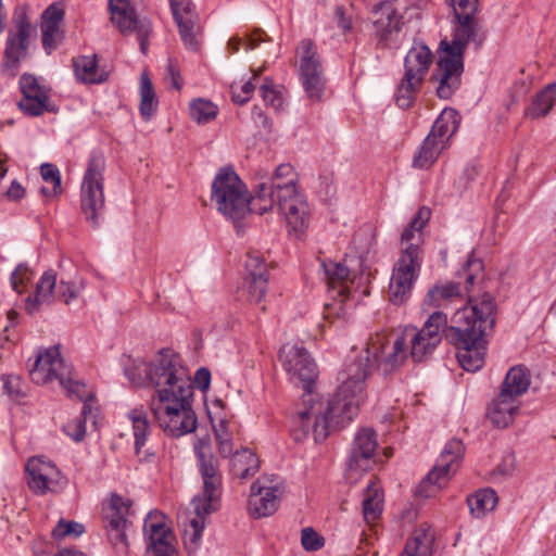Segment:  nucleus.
Listing matches in <instances>:
<instances>
[{
	"mask_svg": "<svg viewBox=\"0 0 556 556\" xmlns=\"http://www.w3.org/2000/svg\"><path fill=\"white\" fill-rule=\"evenodd\" d=\"M282 486L269 476L257 478L251 485L249 511L254 518L273 515L278 509Z\"/></svg>",
	"mask_w": 556,
	"mask_h": 556,
	"instance_id": "obj_22",
	"label": "nucleus"
},
{
	"mask_svg": "<svg viewBox=\"0 0 556 556\" xmlns=\"http://www.w3.org/2000/svg\"><path fill=\"white\" fill-rule=\"evenodd\" d=\"M130 501L121 495L113 494L110 502L103 507V519L109 539L118 553H127L128 543L125 530L130 515Z\"/></svg>",
	"mask_w": 556,
	"mask_h": 556,
	"instance_id": "obj_19",
	"label": "nucleus"
},
{
	"mask_svg": "<svg viewBox=\"0 0 556 556\" xmlns=\"http://www.w3.org/2000/svg\"><path fill=\"white\" fill-rule=\"evenodd\" d=\"M29 488L39 495L56 492L64 483L60 470L43 457H31L26 464Z\"/></svg>",
	"mask_w": 556,
	"mask_h": 556,
	"instance_id": "obj_24",
	"label": "nucleus"
},
{
	"mask_svg": "<svg viewBox=\"0 0 556 556\" xmlns=\"http://www.w3.org/2000/svg\"><path fill=\"white\" fill-rule=\"evenodd\" d=\"M111 21L118 27L121 33L136 31L140 49L143 53L148 50V37L151 31V23L148 20H138L135 10L126 0H110Z\"/></svg>",
	"mask_w": 556,
	"mask_h": 556,
	"instance_id": "obj_23",
	"label": "nucleus"
},
{
	"mask_svg": "<svg viewBox=\"0 0 556 556\" xmlns=\"http://www.w3.org/2000/svg\"><path fill=\"white\" fill-rule=\"evenodd\" d=\"M34 273L25 264H20L11 274L10 281L12 289L22 294L25 292L28 283L33 280Z\"/></svg>",
	"mask_w": 556,
	"mask_h": 556,
	"instance_id": "obj_50",
	"label": "nucleus"
},
{
	"mask_svg": "<svg viewBox=\"0 0 556 556\" xmlns=\"http://www.w3.org/2000/svg\"><path fill=\"white\" fill-rule=\"evenodd\" d=\"M279 182H258L255 186V194L250 197V213L263 215L270 211L275 205L278 206Z\"/></svg>",
	"mask_w": 556,
	"mask_h": 556,
	"instance_id": "obj_34",
	"label": "nucleus"
},
{
	"mask_svg": "<svg viewBox=\"0 0 556 556\" xmlns=\"http://www.w3.org/2000/svg\"><path fill=\"white\" fill-rule=\"evenodd\" d=\"M556 101V84H548L532 100V103L525 110V116L536 119L546 116Z\"/></svg>",
	"mask_w": 556,
	"mask_h": 556,
	"instance_id": "obj_39",
	"label": "nucleus"
},
{
	"mask_svg": "<svg viewBox=\"0 0 556 556\" xmlns=\"http://www.w3.org/2000/svg\"><path fill=\"white\" fill-rule=\"evenodd\" d=\"M190 117L198 124H207L216 118L218 108L206 99H194L190 102Z\"/></svg>",
	"mask_w": 556,
	"mask_h": 556,
	"instance_id": "obj_46",
	"label": "nucleus"
},
{
	"mask_svg": "<svg viewBox=\"0 0 556 556\" xmlns=\"http://www.w3.org/2000/svg\"><path fill=\"white\" fill-rule=\"evenodd\" d=\"M70 399H77L83 403L81 417H97L100 414V405L91 388L76 379L65 391Z\"/></svg>",
	"mask_w": 556,
	"mask_h": 556,
	"instance_id": "obj_37",
	"label": "nucleus"
},
{
	"mask_svg": "<svg viewBox=\"0 0 556 556\" xmlns=\"http://www.w3.org/2000/svg\"><path fill=\"white\" fill-rule=\"evenodd\" d=\"M157 100L155 92L147 73L141 74L140 78V114L148 119L156 111Z\"/></svg>",
	"mask_w": 556,
	"mask_h": 556,
	"instance_id": "obj_44",
	"label": "nucleus"
},
{
	"mask_svg": "<svg viewBox=\"0 0 556 556\" xmlns=\"http://www.w3.org/2000/svg\"><path fill=\"white\" fill-rule=\"evenodd\" d=\"M124 371L128 380L135 386L150 384L151 362L129 358L124 365Z\"/></svg>",
	"mask_w": 556,
	"mask_h": 556,
	"instance_id": "obj_45",
	"label": "nucleus"
},
{
	"mask_svg": "<svg viewBox=\"0 0 556 556\" xmlns=\"http://www.w3.org/2000/svg\"><path fill=\"white\" fill-rule=\"evenodd\" d=\"M193 393L191 379L159 389L157 402L153 407L155 415L163 413L167 416L195 417Z\"/></svg>",
	"mask_w": 556,
	"mask_h": 556,
	"instance_id": "obj_17",
	"label": "nucleus"
},
{
	"mask_svg": "<svg viewBox=\"0 0 556 556\" xmlns=\"http://www.w3.org/2000/svg\"><path fill=\"white\" fill-rule=\"evenodd\" d=\"M329 301L325 304V318L331 324L339 323L344 327L346 323V291H348V266L339 262H323Z\"/></svg>",
	"mask_w": 556,
	"mask_h": 556,
	"instance_id": "obj_15",
	"label": "nucleus"
},
{
	"mask_svg": "<svg viewBox=\"0 0 556 556\" xmlns=\"http://www.w3.org/2000/svg\"><path fill=\"white\" fill-rule=\"evenodd\" d=\"M300 56V79L308 98L318 100L325 88L321 63L317 49L311 39H303L298 46Z\"/></svg>",
	"mask_w": 556,
	"mask_h": 556,
	"instance_id": "obj_18",
	"label": "nucleus"
},
{
	"mask_svg": "<svg viewBox=\"0 0 556 556\" xmlns=\"http://www.w3.org/2000/svg\"><path fill=\"white\" fill-rule=\"evenodd\" d=\"M469 42L452 39L441 40L439 58L431 79L437 83V96L448 100L459 89L464 73V54Z\"/></svg>",
	"mask_w": 556,
	"mask_h": 556,
	"instance_id": "obj_6",
	"label": "nucleus"
},
{
	"mask_svg": "<svg viewBox=\"0 0 556 556\" xmlns=\"http://www.w3.org/2000/svg\"><path fill=\"white\" fill-rule=\"evenodd\" d=\"M261 72V68L258 71H254L252 78L248 81H244L240 87H238L236 84L231 85L232 100L235 103L243 105L251 99L255 90V86L252 83V79L258 77Z\"/></svg>",
	"mask_w": 556,
	"mask_h": 556,
	"instance_id": "obj_52",
	"label": "nucleus"
},
{
	"mask_svg": "<svg viewBox=\"0 0 556 556\" xmlns=\"http://www.w3.org/2000/svg\"><path fill=\"white\" fill-rule=\"evenodd\" d=\"M143 531L148 541L146 556H175L170 531L162 515L150 513L144 519Z\"/></svg>",
	"mask_w": 556,
	"mask_h": 556,
	"instance_id": "obj_25",
	"label": "nucleus"
},
{
	"mask_svg": "<svg viewBox=\"0 0 556 556\" xmlns=\"http://www.w3.org/2000/svg\"><path fill=\"white\" fill-rule=\"evenodd\" d=\"M268 277L244 278L242 291L250 302L260 303L267 292Z\"/></svg>",
	"mask_w": 556,
	"mask_h": 556,
	"instance_id": "obj_49",
	"label": "nucleus"
},
{
	"mask_svg": "<svg viewBox=\"0 0 556 556\" xmlns=\"http://www.w3.org/2000/svg\"><path fill=\"white\" fill-rule=\"evenodd\" d=\"M374 26L381 42L387 43L401 30L402 16L392 1L380 2L375 9Z\"/></svg>",
	"mask_w": 556,
	"mask_h": 556,
	"instance_id": "obj_30",
	"label": "nucleus"
},
{
	"mask_svg": "<svg viewBox=\"0 0 556 556\" xmlns=\"http://www.w3.org/2000/svg\"><path fill=\"white\" fill-rule=\"evenodd\" d=\"M4 393L12 400L18 401L26 395L25 384L16 375H2Z\"/></svg>",
	"mask_w": 556,
	"mask_h": 556,
	"instance_id": "obj_56",
	"label": "nucleus"
},
{
	"mask_svg": "<svg viewBox=\"0 0 556 556\" xmlns=\"http://www.w3.org/2000/svg\"><path fill=\"white\" fill-rule=\"evenodd\" d=\"M516 469V458L513 454H506L501 463L492 470L491 476L494 481L502 482L511 477Z\"/></svg>",
	"mask_w": 556,
	"mask_h": 556,
	"instance_id": "obj_57",
	"label": "nucleus"
},
{
	"mask_svg": "<svg viewBox=\"0 0 556 556\" xmlns=\"http://www.w3.org/2000/svg\"><path fill=\"white\" fill-rule=\"evenodd\" d=\"M132 428L135 435V447L137 452L146 444L149 422L148 419H132Z\"/></svg>",
	"mask_w": 556,
	"mask_h": 556,
	"instance_id": "obj_64",
	"label": "nucleus"
},
{
	"mask_svg": "<svg viewBox=\"0 0 556 556\" xmlns=\"http://www.w3.org/2000/svg\"><path fill=\"white\" fill-rule=\"evenodd\" d=\"M29 376L36 384L58 383L64 392L76 380L73 368L62 358L56 346H51L38 353L29 369Z\"/></svg>",
	"mask_w": 556,
	"mask_h": 556,
	"instance_id": "obj_14",
	"label": "nucleus"
},
{
	"mask_svg": "<svg viewBox=\"0 0 556 556\" xmlns=\"http://www.w3.org/2000/svg\"><path fill=\"white\" fill-rule=\"evenodd\" d=\"M375 240V227L371 224L363 225L354 235V244L358 256L355 258L357 263L359 275L354 276L353 279L350 277V294L352 293V287L354 292L357 289H362V294L368 295L370 273L364 268L365 256L369 253V250Z\"/></svg>",
	"mask_w": 556,
	"mask_h": 556,
	"instance_id": "obj_27",
	"label": "nucleus"
},
{
	"mask_svg": "<svg viewBox=\"0 0 556 556\" xmlns=\"http://www.w3.org/2000/svg\"><path fill=\"white\" fill-rule=\"evenodd\" d=\"M278 208L285 215L287 224L293 232H303L307 228L309 222L308 203L292 181L280 186Z\"/></svg>",
	"mask_w": 556,
	"mask_h": 556,
	"instance_id": "obj_20",
	"label": "nucleus"
},
{
	"mask_svg": "<svg viewBox=\"0 0 556 556\" xmlns=\"http://www.w3.org/2000/svg\"><path fill=\"white\" fill-rule=\"evenodd\" d=\"M215 434L218 453L222 457L227 458L233 452L232 433L230 419H206Z\"/></svg>",
	"mask_w": 556,
	"mask_h": 556,
	"instance_id": "obj_42",
	"label": "nucleus"
},
{
	"mask_svg": "<svg viewBox=\"0 0 556 556\" xmlns=\"http://www.w3.org/2000/svg\"><path fill=\"white\" fill-rule=\"evenodd\" d=\"M295 174L291 164H280L276 167L274 175L266 182L286 184L292 181L295 184Z\"/></svg>",
	"mask_w": 556,
	"mask_h": 556,
	"instance_id": "obj_63",
	"label": "nucleus"
},
{
	"mask_svg": "<svg viewBox=\"0 0 556 556\" xmlns=\"http://www.w3.org/2000/svg\"><path fill=\"white\" fill-rule=\"evenodd\" d=\"M159 427L172 437H181L197 429L198 419H156Z\"/></svg>",
	"mask_w": 556,
	"mask_h": 556,
	"instance_id": "obj_48",
	"label": "nucleus"
},
{
	"mask_svg": "<svg viewBox=\"0 0 556 556\" xmlns=\"http://www.w3.org/2000/svg\"><path fill=\"white\" fill-rule=\"evenodd\" d=\"M261 97L266 105L279 110L283 104L281 91L278 90L273 81L265 78L264 84L260 87Z\"/></svg>",
	"mask_w": 556,
	"mask_h": 556,
	"instance_id": "obj_53",
	"label": "nucleus"
},
{
	"mask_svg": "<svg viewBox=\"0 0 556 556\" xmlns=\"http://www.w3.org/2000/svg\"><path fill=\"white\" fill-rule=\"evenodd\" d=\"M431 212L428 207L419 208L401 236V253L393 266L389 283V300L394 305L406 302L419 276L424 261L422 228L430 219Z\"/></svg>",
	"mask_w": 556,
	"mask_h": 556,
	"instance_id": "obj_5",
	"label": "nucleus"
},
{
	"mask_svg": "<svg viewBox=\"0 0 556 556\" xmlns=\"http://www.w3.org/2000/svg\"><path fill=\"white\" fill-rule=\"evenodd\" d=\"M49 98L23 96L18 102L20 109L29 116H39L47 110Z\"/></svg>",
	"mask_w": 556,
	"mask_h": 556,
	"instance_id": "obj_51",
	"label": "nucleus"
},
{
	"mask_svg": "<svg viewBox=\"0 0 556 556\" xmlns=\"http://www.w3.org/2000/svg\"><path fill=\"white\" fill-rule=\"evenodd\" d=\"M433 63V54L424 42L415 41L404 59V75L395 92L399 108L412 106Z\"/></svg>",
	"mask_w": 556,
	"mask_h": 556,
	"instance_id": "obj_9",
	"label": "nucleus"
},
{
	"mask_svg": "<svg viewBox=\"0 0 556 556\" xmlns=\"http://www.w3.org/2000/svg\"><path fill=\"white\" fill-rule=\"evenodd\" d=\"M173 18L179 29L180 38L185 46L192 51H198L197 14L190 0H168Z\"/></svg>",
	"mask_w": 556,
	"mask_h": 556,
	"instance_id": "obj_28",
	"label": "nucleus"
},
{
	"mask_svg": "<svg viewBox=\"0 0 556 556\" xmlns=\"http://www.w3.org/2000/svg\"><path fill=\"white\" fill-rule=\"evenodd\" d=\"M377 446V434L372 429L364 428L359 430L353 442V452L350 457V472L353 470L354 466L366 471L368 469V462L375 455ZM351 478L350 476V479Z\"/></svg>",
	"mask_w": 556,
	"mask_h": 556,
	"instance_id": "obj_31",
	"label": "nucleus"
},
{
	"mask_svg": "<svg viewBox=\"0 0 556 556\" xmlns=\"http://www.w3.org/2000/svg\"><path fill=\"white\" fill-rule=\"evenodd\" d=\"M412 331L410 356L415 362L426 359L437 349V344L428 340V337L421 333L416 327L406 328L405 332Z\"/></svg>",
	"mask_w": 556,
	"mask_h": 556,
	"instance_id": "obj_43",
	"label": "nucleus"
},
{
	"mask_svg": "<svg viewBox=\"0 0 556 556\" xmlns=\"http://www.w3.org/2000/svg\"><path fill=\"white\" fill-rule=\"evenodd\" d=\"M388 336L384 331H376L361 346L353 345L354 353L350 363V414L352 407H359L366 399V380L376 368L389 374L399 367L407 357L405 338L399 337L389 354H386Z\"/></svg>",
	"mask_w": 556,
	"mask_h": 556,
	"instance_id": "obj_4",
	"label": "nucleus"
},
{
	"mask_svg": "<svg viewBox=\"0 0 556 556\" xmlns=\"http://www.w3.org/2000/svg\"><path fill=\"white\" fill-rule=\"evenodd\" d=\"M484 265L481 258L470 254L462 270L457 273V281L435 283L427 292L422 301V309L446 307L483 280Z\"/></svg>",
	"mask_w": 556,
	"mask_h": 556,
	"instance_id": "obj_7",
	"label": "nucleus"
},
{
	"mask_svg": "<svg viewBox=\"0 0 556 556\" xmlns=\"http://www.w3.org/2000/svg\"><path fill=\"white\" fill-rule=\"evenodd\" d=\"M434 543V530L428 523H421L406 543L401 556H431Z\"/></svg>",
	"mask_w": 556,
	"mask_h": 556,
	"instance_id": "obj_35",
	"label": "nucleus"
},
{
	"mask_svg": "<svg viewBox=\"0 0 556 556\" xmlns=\"http://www.w3.org/2000/svg\"><path fill=\"white\" fill-rule=\"evenodd\" d=\"M74 72L78 80L85 84H101L109 73L99 68L97 55H83L74 61Z\"/></svg>",
	"mask_w": 556,
	"mask_h": 556,
	"instance_id": "obj_36",
	"label": "nucleus"
},
{
	"mask_svg": "<svg viewBox=\"0 0 556 556\" xmlns=\"http://www.w3.org/2000/svg\"><path fill=\"white\" fill-rule=\"evenodd\" d=\"M531 384V375L522 365L511 367L505 376L500 393L490 403L485 417L495 415L527 414L520 407L519 397L525 394Z\"/></svg>",
	"mask_w": 556,
	"mask_h": 556,
	"instance_id": "obj_10",
	"label": "nucleus"
},
{
	"mask_svg": "<svg viewBox=\"0 0 556 556\" xmlns=\"http://www.w3.org/2000/svg\"><path fill=\"white\" fill-rule=\"evenodd\" d=\"M497 502L498 496L491 488L480 489L467 497L470 513L476 518H481L486 513L492 511L496 507Z\"/></svg>",
	"mask_w": 556,
	"mask_h": 556,
	"instance_id": "obj_41",
	"label": "nucleus"
},
{
	"mask_svg": "<svg viewBox=\"0 0 556 556\" xmlns=\"http://www.w3.org/2000/svg\"><path fill=\"white\" fill-rule=\"evenodd\" d=\"M33 27L24 10H18L13 15V28L9 30L3 65L8 70H16L20 61L27 54L29 37Z\"/></svg>",
	"mask_w": 556,
	"mask_h": 556,
	"instance_id": "obj_21",
	"label": "nucleus"
},
{
	"mask_svg": "<svg viewBox=\"0 0 556 556\" xmlns=\"http://www.w3.org/2000/svg\"><path fill=\"white\" fill-rule=\"evenodd\" d=\"M383 506V495L378 481L371 479L364 492L363 516L367 523H372L380 517Z\"/></svg>",
	"mask_w": 556,
	"mask_h": 556,
	"instance_id": "obj_38",
	"label": "nucleus"
},
{
	"mask_svg": "<svg viewBox=\"0 0 556 556\" xmlns=\"http://www.w3.org/2000/svg\"><path fill=\"white\" fill-rule=\"evenodd\" d=\"M470 306L457 309L447 326V317L442 311L432 312L422 328L418 329L437 345L442 341V334L457 349V359L467 371H477L484 365L486 354L488 331L495 325L496 305L493 296L484 292Z\"/></svg>",
	"mask_w": 556,
	"mask_h": 556,
	"instance_id": "obj_1",
	"label": "nucleus"
},
{
	"mask_svg": "<svg viewBox=\"0 0 556 556\" xmlns=\"http://www.w3.org/2000/svg\"><path fill=\"white\" fill-rule=\"evenodd\" d=\"M85 289L84 280L64 281L58 283L56 274L53 270L45 271L36 285L34 294L25 300V309L28 314H35L41 305H50L55 299L70 304L78 298Z\"/></svg>",
	"mask_w": 556,
	"mask_h": 556,
	"instance_id": "obj_12",
	"label": "nucleus"
},
{
	"mask_svg": "<svg viewBox=\"0 0 556 556\" xmlns=\"http://www.w3.org/2000/svg\"><path fill=\"white\" fill-rule=\"evenodd\" d=\"M269 38L262 29H256L251 34H245L243 37L232 36L228 41V50L231 53H237L243 46L247 51L256 49L261 42L268 41Z\"/></svg>",
	"mask_w": 556,
	"mask_h": 556,
	"instance_id": "obj_47",
	"label": "nucleus"
},
{
	"mask_svg": "<svg viewBox=\"0 0 556 556\" xmlns=\"http://www.w3.org/2000/svg\"><path fill=\"white\" fill-rule=\"evenodd\" d=\"M230 456V473L233 478L244 481L260 471L261 460L252 450L243 447Z\"/></svg>",
	"mask_w": 556,
	"mask_h": 556,
	"instance_id": "obj_32",
	"label": "nucleus"
},
{
	"mask_svg": "<svg viewBox=\"0 0 556 556\" xmlns=\"http://www.w3.org/2000/svg\"><path fill=\"white\" fill-rule=\"evenodd\" d=\"M279 361L289 375L290 381L302 382L303 395L296 404V417H339L348 410V387L345 379L336 393L323 401L313 387L318 378V369L308 351L298 344H285L279 352Z\"/></svg>",
	"mask_w": 556,
	"mask_h": 556,
	"instance_id": "obj_2",
	"label": "nucleus"
},
{
	"mask_svg": "<svg viewBox=\"0 0 556 556\" xmlns=\"http://www.w3.org/2000/svg\"><path fill=\"white\" fill-rule=\"evenodd\" d=\"M189 379V368L181 356L172 349H162L151 361L150 384L155 391Z\"/></svg>",
	"mask_w": 556,
	"mask_h": 556,
	"instance_id": "obj_16",
	"label": "nucleus"
},
{
	"mask_svg": "<svg viewBox=\"0 0 556 556\" xmlns=\"http://www.w3.org/2000/svg\"><path fill=\"white\" fill-rule=\"evenodd\" d=\"M85 528L81 523L76 521H65L64 519H60L58 525L52 530V536L55 540H61L66 536L77 538L83 534Z\"/></svg>",
	"mask_w": 556,
	"mask_h": 556,
	"instance_id": "obj_55",
	"label": "nucleus"
},
{
	"mask_svg": "<svg viewBox=\"0 0 556 556\" xmlns=\"http://www.w3.org/2000/svg\"><path fill=\"white\" fill-rule=\"evenodd\" d=\"M42 179L52 186L53 193H61V175L59 168L50 163L42 164L40 167Z\"/></svg>",
	"mask_w": 556,
	"mask_h": 556,
	"instance_id": "obj_61",
	"label": "nucleus"
},
{
	"mask_svg": "<svg viewBox=\"0 0 556 556\" xmlns=\"http://www.w3.org/2000/svg\"><path fill=\"white\" fill-rule=\"evenodd\" d=\"M62 3L50 4L41 15V40L45 51L50 54L61 43L63 30L61 24L64 20Z\"/></svg>",
	"mask_w": 556,
	"mask_h": 556,
	"instance_id": "obj_29",
	"label": "nucleus"
},
{
	"mask_svg": "<svg viewBox=\"0 0 556 556\" xmlns=\"http://www.w3.org/2000/svg\"><path fill=\"white\" fill-rule=\"evenodd\" d=\"M301 544L305 551L316 552L325 546V539L312 527H306L301 531Z\"/></svg>",
	"mask_w": 556,
	"mask_h": 556,
	"instance_id": "obj_58",
	"label": "nucleus"
},
{
	"mask_svg": "<svg viewBox=\"0 0 556 556\" xmlns=\"http://www.w3.org/2000/svg\"><path fill=\"white\" fill-rule=\"evenodd\" d=\"M193 451L203 480V491L193 497L192 510L186 514L181 522L184 544L189 553H194L201 544L206 518L217 509L222 486L219 463L212 452L208 439H198Z\"/></svg>",
	"mask_w": 556,
	"mask_h": 556,
	"instance_id": "obj_3",
	"label": "nucleus"
},
{
	"mask_svg": "<svg viewBox=\"0 0 556 556\" xmlns=\"http://www.w3.org/2000/svg\"><path fill=\"white\" fill-rule=\"evenodd\" d=\"M314 419H293L291 435L296 442H302L312 434V422Z\"/></svg>",
	"mask_w": 556,
	"mask_h": 556,
	"instance_id": "obj_62",
	"label": "nucleus"
},
{
	"mask_svg": "<svg viewBox=\"0 0 556 556\" xmlns=\"http://www.w3.org/2000/svg\"><path fill=\"white\" fill-rule=\"evenodd\" d=\"M446 2L453 9L456 24L453 39L480 42L482 39H478V25L475 21L478 0H446Z\"/></svg>",
	"mask_w": 556,
	"mask_h": 556,
	"instance_id": "obj_26",
	"label": "nucleus"
},
{
	"mask_svg": "<svg viewBox=\"0 0 556 556\" xmlns=\"http://www.w3.org/2000/svg\"><path fill=\"white\" fill-rule=\"evenodd\" d=\"M211 199L218 212L235 223L250 214L248 188L232 169H222L215 176Z\"/></svg>",
	"mask_w": 556,
	"mask_h": 556,
	"instance_id": "obj_8",
	"label": "nucleus"
},
{
	"mask_svg": "<svg viewBox=\"0 0 556 556\" xmlns=\"http://www.w3.org/2000/svg\"><path fill=\"white\" fill-rule=\"evenodd\" d=\"M63 432L75 442L84 440L87 431L86 419H67L62 426Z\"/></svg>",
	"mask_w": 556,
	"mask_h": 556,
	"instance_id": "obj_59",
	"label": "nucleus"
},
{
	"mask_svg": "<svg viewBox=\"0 0 556 556\" xmlns=\"http://www.w3.org/2000/svg\"><path fill=\"white\" fill-rule=\"evenodd\" d=\"M464 453L465 446L460 440H450L432 470L418 484L417 494L427 498L439 492L451 476L457 471Z\"/></svg>",
	"mask_w": 556,
	"mask_h": 556,
	"instance_id": "obj_13",
	"label": "nucleus"
},
{
	"mask_svg": "<svg viewBox=\"0 0 556 556\" xmlns=\"http://www.w3.org/2000/svg\"><path fill=\"white\" fill-rule=\"evenodd\" d=\"M460 121L462 117L458 111L452 108H446L437 117L428 135L447 148L450 146L451 138L459 128Z\"/></svg>",
	"mask_w": 556,
	"mask_h": 556,
	"instance_id": "obj_33",
	"label": "nucleus"
},
{
	"mask_svg": "<svg viewBox=\"0 0 556 556\" xmlns=\"http://www.w3.org/2000/svg\"><path fill=\"white\" fill-rule=\"evenodd\" d=\"M445 149L444 144L428 135L414 154L413 166L419 169L431 167Z\"/></svg>",
	"mask_w": 556,
	"mask_h": 556,
	"instance_id": "obj_40",
	"label": "nucleus"
},
{
	"mask_svg": "<svg viewBox=\"0 0 556 556\" xmlns=\"http://www.w3.org/2000/svg\"><path fill=\"white\" fill-rule=\"evenodd\" d=\"M245 273V278L268 277L267 266L258 255L248 254Z\"/></svg>",
	"mask_w": 556,
	"mask_h": 556,
	"instance_id": "obj_60",
	"label": "nucleus"
},
{
	"mask_svg": "<svg viewBox=\"0 0 556 556\" xmlns=\"http://www.w3.org/2000/svg\"><path fill=\"white\" fill-rule=\"evenodd\" d=\"M18 84L23 96L49 98L46 87L39 85L38 79L30 74L22 75Z\"/></svg>",
	"mask_w": 556,
	"mask_h": 556,
	"instance_id": "obj_54",
	"label": "nucleus"
},
{
	"mask_svg": "<svg viewBox=\"0 0 556 556\" xmlns=\"http://www.w3.org/2000/svg\"><path fill=\"white\" fill-rule=\"evenodd\" d=\"M105 167L102 154H90L80 187V205L88 220L98 226L99 216L104 207L103 172Z\"/></svg>",
	"mask_w": 556,
	"mask_h": 556,
	"instance_id": "obj_11",
	"label": "nucleus"
}]
</instances>
